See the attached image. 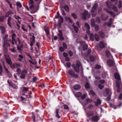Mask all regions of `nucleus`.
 <instances>
[{
    "label": "nucleus",
    "mask_w": 122,
    "mask_h": 122,
    "mask_svg": "<svg viewBox=\"0 0 122 122\" xmlns=\"http://www.w3.org/2000/svg\"><path fill=\"white\" fill-rule=\"evenodd\" d=\"M81 65V63L79 61L77 62L76 64H72L71 66L74 71L72 69L69 70L68 71V73L73 78H77L78 77V75L75 73V71L77 73H79V67Z\"/></svg>",
    "instance_id": "nucleus-1"
},
{
    "label": "nucleus",
    "mask_w": 122,
    "mask_h": 122,
    "mask_svg": "<svg viewBox=\"0 0 122 122\" xmlns=\"http://www.w3.org/2000/svg\"><path fill=\"white\" fill-rule=\"evenodd\" d=\"M8 35H6L3 37L4 43L3 45V50L4 57L5 58L6 62L8 63V49L7 47L8 43L7 41L8 40Z\"/></svg>",
    "instance_id": "nucleus-2"
},
{
    "label": "nucleus",
    "mask_w": 122,
    "mask_h": 122,
    "mask_svg": "<svg viewBox=\"0 0 122 122\" xmlns=\"http://www.w3.org/2000/svg\"><path fill=\"white\" fill-rule=\"evenodd\" d=\"M114 75L115 78L117 80L119 81L118 82H116V86L117 88V92H119L121 90V87L122 86V84L121 81H119L121 80L119 74L117 73H115Z\"/></svg>",
    "instance_id": "nucleus-3"
},
{
    "label": "nucleus",
    "mask_w": 122,
    "mask_h": 122,
    "mask_svg": "<svg viewBox=\"0 0 122 122\" xmlns=\"http://www.w3.org/2000/svg\"><path fill=\"white\" fill-rule=\"evenodd\" d=\"M8 64L10 65V67L13 69H15V68H17L18 67L20 66V63H15V64L13 63L12 64V61L8 55Z\"/></svg>",
    "instance_id": "nucleus-4"
},
{
    "label": "nucleus",
    "mask_w": 122,
    "mask_h": 122,
    "mask_svg": "<svg viewBox=\"0 0 122 122\" xmlns=\"http://www.w3.org/2000/svg\"><path fill=\"white\" fill-rule=\"evenodd\" d=\"M82 18L84 20H86V17L88 19L90 18L91 16V14L89 13L88 11L86 10L84 11V12L82 13Z\"/></svg>",
    "instance_id": "nucleus-5"
},
{
    "label": "nucleus",
    "mask_w": 122,
    "mask_h": 122,
    "mask_svg": "<svg viewBox=\"0 0 122 122\" xmlns=\"http://www.w3.org/2000/svg\"><path fill=\"white\" fill-rule=\"evenodd\" d=\"M107 6L110 9L113 10L114 11L117 12L118 11L117 8L115 5L111 4L110 3H107Z\"/></svg>",
    "instance_id": "nucleus-6"
},
{
    "label": "nucleus",
    "mask_w": 122,
    "mask_h": 122,
    "mask_svg": "<svg viewBox=\"0 0 122 122\" xmlns=\"http://www.w3.org/2000/svg\"><path fill=\"white\" fill-rule=\"evenodd\" d=\"M91 121L92 122H97L100 119V117L97 114L93 116L91 118Z\"/></svg>",
    "instance_id": "nucleus-7"
},
{
    "label": "nucleus",
    "mask_w": 122,
    "mask_h": 122,
    "mask_svg": "<svg viewBox=\"0 0 122 122\" xmlns=\"http://www.w3.org/2000/svg\"><path fill=\"white\" fill-rule=\"evenodd\" d=\"M107 63L109 67L113 66L115 64L114 61L111 59H108V60Z\"/></svg>",
    "instance_id": "nucleus-8"
},
{
    "label": "nucleus",
    "mask_w": 122,
    "mask_h": 122,
    "mask_svg": "<svg viewBox=\"0 0 122 122\" xmlns=\"http://www.w3.org/2000/svg\"><path fill=\"white\" fill-rule=\"evenodd\" d=\"M60 109H56L55 111V113L56 114V117L58 118H59L61 116V114H60V112H59Z\"/></svg>",
    "instance_id": "nucleus-9"
},
{
    "label": "nucleus",
    "mask_w": 122,
    "mask_h": 122,
    "mask_svg": "<svg viewBox=\"0 0 122 122\" xmlns=\"http://www.w3.org/2000/svg\"><path fill=\"white\" fill-rule=\"evenodd\" d=\"M60 19L59 20L58 22V25L59 27H60L61 25V24L63 22V19L62 16H60Z\"/></svg>",
    "instance_id": "nucleus-10"
},
{
    "label": "nucleus",
    "mask_w": 122,
    "mask_h": 122,
    "mask_svg": "<svg viewBox=\"0 0 122 122\" xmlns=\"http://www.w3.org/2000/svg\"><path fill=\"white\" fill-rule=\"evenodd\" d=\"M106 45V43H104L102 41H100L99 43V46L102 48H104Z\"/></svg>",
    "instance_id": "nucleus-11"
},
{
    "label": "nucleus",
    "mask_w": 122,
    "mask_h": 122,
    "mask_svg": "<svg viewBox=\"0 0 122 122\" xmlns=\"http://www.w3.org/2000/svg\"><path fill=\"white\" fill-rule=\"evenodd\" d=\"M98 7V4L97 3H95L93 6L92 9L91 10H92V11H96L97 10V8Z\"/></svg>",
    "instance_id": "nucleus-12"
},
{
    "label": "nucleus",
    "mask_w": 122,
    "mask_h": 122,
    "mask_svg": "<svg viewBox=\"0 0 122 122\" xmlns=\"http://www.w3.org/2000/svg\"><path fill=\"white\" fill-rule=\"evenodd\" d=\"M81 86L78 84H76L73 86V88L75 90L78 91L81 88Z\"/></svg>",
    "instance_id": "nucleus-13"
},
{
    "label": "nucleus",
    "mask_w": 122,
    "mask_h": 122,
    "mask_svg": "<svg viewBox=\"0 0 122 122\" xmlns=\"http://www.w3.org/2000/svg\"><path fill=\"white\" fill-rule=\"evenodd\" d=\"M94 103L95 104L96 106H97L98 105H100L101 104V101L98 98L97 101L94 102Z\"/></svg>",
    "instance_id": "nucleus-14"
},
{
    "label": "nucleus",
    "mask_w": 122,
    "mask_h": 122,
    "mask_svg": "<svg viewBox=\"0 0 122 122\" xmlns=\"http://www.w3.org/2000/svg\"><path fill=\"white\" fill-rule=\"evenodd\" d=\"M86 114L88 117H90L93 116L94 114V112L93 111L91 110L87 112Z\"/></svg>",
    "instance_id": "nucleus-15"
},
{
    "label": "nucleus",
    "mask_w": 122,
    "mask_h": 122,
    "mask_svg": "<svg viewBox=\"0 0 122 122\" xmlns=\"http://www.w3.org/2000/svg\"><path fill=\"white\" fill-rule=\"evenodd\" d=\"M72 26L73 28L74 29L75 32L76 33H77L79 30V28L76 26L74 25V23H73L72 25Z\"/></svg>",
    "instance_id": "nucleus-16"
},
{
    "label": "nucleus",
    "mask_w": 122,
    "mask_h": 122,
    "mask_svg": "<svg viewBox=\"0 0 122 122\" xmlns=\"http://www.w3.org/2000/svg\"><path fill=\"white\" fill-rule=\"evenodd\" d=\"M98 34L99 36L102 38H104L105 37V35L104 32L102 31H99Z\"/></svg>",
    "instance_id": "nucleus-17"
},
{
    "label": "nucleus",
    "mask_w": 122,
    "mask_h": 122,
    "mask_svg": "<svg viewBox=\"0 0 122 122\" xmlns=\"http://www.w3.org/2000/svg\"><path fill=\"white\" fill-rule=\"evenodd\" d=\"M58 35L59 36V39L61 41H62L64 39V38L62 36V33L58 34Z\"/></svg>",
    "instance_id": "nucleus-18"
},
{
    "label": "nucleus",
    "mask_w": 122,
    "mask_h": 122,
    "mask_svg": "<svg viewBox=\"0 0 122 122\" xmlns=\"http://www.w3.org/2000/svg\"><path fill=\"white\" fill-rule=\"evenodd\" d=\"M90 40L92 41H93L95 40V36L92 33H90Z\"/></svg>",
    "instance_id": "nucleus-19"
},
{
    "label": "nucleus",
    "mask_w": 122,
    "mask_h": 122,
    "mask_svg": "<svg viewBox=\"0 0 122 122\" xmlns=\"http://www.w3.org/2000/svg\"><path fill=\"white\" fill-rule=\"evenodd\" d=\"M91 12L92 14V17L93 18L95 17L97 14V11H92V10H91Z\"/></svg>",
    "instance_id": "nucleus-20"
},
{
    "label": "nucleus",
    "mask_w": 122,
    "mask_h": 122,
    "mask_svg": "<svg viewBox=\"0 0 122 122\" xmlns=\"http://www.w3.org/2000/svg\"><path fill=\"white\" fill-rule=\"evenodd\" d=\"M91 24L92 26L94 27L96 25L95 24V21L94 19H92L91 20Z\"/></svg>",
    "instance_id": "nucleus-21"
},
{
    "label": "nucleus",
    "mask_w": 122,
    "mask_h": 122,
    "mask_svg": "<svg viewBox=\"0 0 122 122\" xmlns=\"http://www.w3.org/2000/svg\"><path fill=\"white\" fill-rule=\"evenodd\" d=\"M106 11V12H107L108 13L111 14V15L113 17H115V15L114 13H113L112 11H109L108 10H107Z\"/></svg>",
    "instance_id": "nucleus-22"
},
{
    "label": "nucleus",
    "mask_w": 122,
    "mask_h": 122,
    "mask_svg": "<svg viewBox=\"0 0 122 122\" xmlns=\"http://www.w3.org/2000/svg\"><path fill=\"white\" fill-rule=\"evenodd\" d=\"M64 9L66 11L68 12H69V11L70 9L68 5H65L63 7Z\"/></svg>",
    "instance_id": "nucleus-23"
},
{
    "label": "nucleus",
    "mask_w": 122,
    "mask_h": 122,
    "mask_svg": "<svg viewBox=\"0 0 122 122\" xmlns=\"http://www.w3.org/2000/svg\"><path fill=\"white\" fill-rule=\"evenodd\" d=\"M106 53L107 57L109 58L110 56H111L110 51L108 50H107L106 52Z\"/></svg>",
    "instance_id": "nucleus-24"
},
{
    "label": "nucleus",
    "mask_w": 122,
    "mask_h": 122,
    "mask_svg": "<svg viewBox=\"0 0 122 122\" xmlns=\"http://www.w3.org/2000/svg\"><path fill=\"white\" fill-rule=\"evenodd\" d=\"M47 36H48L50 35L49 30L48 28H46L44 29Z\"/></svg>",
    "instance_id": "nucleus-25"
},
{
    "label": "nucleus",
    "mask_w": 122,
    "mask_h": 122,
    "mask_svg": "<svg viewBox=\"0 0 122 122\" xmlns=\"http://www.w3.org/2000/svg\"><path fill=\"white\" fill-rule=\"evenodd\" d=\"M87 48L88 46L87 44H85L83 45L82 46V48L83 50L84 51L86 50L87 49Z\"/></svg>",
    "instance_id": "nucleus-26"
},
{
    "label": "nucleus",
    "mask_w": 122,
    "mask_h": 122,
    "mask_svg": "<svg viewBox=\"0 0 122 122\" xmlns=\"http://www.w3.org/2000/svg\"><path fill=\"white\" fill-rule=\"evenodd\" d=\"M94 36L96 40L97 41H99V38L98 35L97 34L95 33L94 35Z\"/></svg>",
    "instance_id": "nucleus-27"
},
{
    "label": "nucleus",
    "mask_w": 122,
    "mask_h": 122,
    "mask_svg": "<svg viewBox=\"0 0 122 122\" xmlns=\"http://www.w3.org/2000/svg\"><path fill=\"white\" fill-rule=\"evenodd\" d=\"M22 90L23 92H27L28 91V88L27 87L24 86L22 88Z\"/></svg>",
    "instance_id": "nucleus-28"
},
{
    "label": "nucleus",
    "mask_w": 122,
    "mask_h": 122,
    "mask_svg": "<svg viewBox=\"0 0 122 122\" xmlns=\"http://www.w3.org/2000/svg\"><path fill=\"white\" fill-rule=\"evenodd\" d=\"M107 75V73L105 72H103L102 74V78H104L106 77Z\"/></svg>",
    "instance_id": "nucleus-29"
},
{
    "label": "nucleus",
    "mask_w": 122,
    "mask_h": 122,
    "mask_svg": "<svg viewBox=\"0 0 122 122\" xmlns=\"http://www.w3.org/2000/svg\"><path fill=\"white\" fill-rule=\"evenodd\" d=\"M89 59L92 62H93L94 61L95 59V58L94 56H90Z\"/></svg>",
    "instance_id": "nucleus-30"
},
{
    "label": "nucleus",
    "mask_w": 122,
    "mask_h": 122,
    "mask_svg": "<svg viewBox=\"0 0 122 122\" xmlns=\"http://www.w3.org/2000/svg\"><path fill=\"white\" fill-rule=\"evenodd\" d=\"M96 20L97 23H100L101 21V20L100 17H97L96 18Z\"/></svg>",
    "instance_id": "nucleus-31"
},
{
    "label": "nucleus",
    "mask_w": 122,
    "mask_h": 122,
    "mask_svg": "<svg viewBox=\"0 0 122 122\" xmlns=\"http://www.w3.org/2000/svg\"><path fill=\"white\" fill-rule=\"evenodd\" d=\"M94 27L96 31H98L99 30L100 28L98 25L96 24Z\"/></svg>",
    "instance_id": "nucleus-32"
},
{
    "label": "nucleus",
    "mask_w": 122,
    "mask_h": 122,
    "mask_svg": "<svg viewBox=\"0 0 122 122\" xmlns=\"http://www.w3.org/2000/svg\"><path fill=\"white\" fill-rule=\"evenodd\" d=\"M32 118L33 119V122H35V115L33 112H32Z\"/></svg>",
    "instance_id": "nucleus-33"
},
{
    "label": "nucleus",
    "mask_w": 122,
    "mask_h": 122,
    "mask_svg": "<svg viewBox=\"0 0 122 122\" xmlns=\"http://www.w3.org/2000/svg\"><path fill=\"white\" fill-rule=\"evenodd\" d=\"M107 95H110L111 91L108 89L106 88L105 89Z\"/></svg>",
    "instance_id": "nucleus-34"
},
{
    "label": "nucleus",
    "mask_w": 122,
    "mask_h": 122,
    "mask_svg": "<svg viewBox=\"0 0 122 122\" xmlns=\"http://www.w3.org/2000/svg\"><path fill=\"white\" fill-rule=\"evenodd\" d=\"M0 29L1 30V32L2 33H4L5 31V30L4 27L1 26H0Z\"/></svg>",
    "instance_id": "nucleus-35"
},
{
    "label": "nucleus",
    "mask_w": 122,
    "mask_h": 122,
    "mask_svg": "<svg viewBox=\"0 0 122 122\" xmlns=\"http://www.w3.org/2000/svg\"><path fill=\"white\" fill-rule=\"evenodd\" d=\"M71 15L72 16L74 19H76L77 18V15L75 13H72L71 14Z\"/></svg>",
    "instance_id": "nucleus-36"
},
{
    "label": "nucleus",
    "mask_w": 122,
    "mask_h": 122,
    "mask_svg": "<svg viewBox=\"0 0 122 122\" xmlns=\"http://www.w3.org/2000/svg\"><path fill=\"white\" fill-rule=\"evenodd\" d=\"M8 84L11 87L14 84V83H13L11 81H9L8 80Z\"/></svg>",
    "instance_id": "nucleus-37"
},
{
    "label": "nucleus",
    "mask_w": 122,
    "mask_h": 122,
    "mask_svg": "<svg viewBox=\"0 0 122 122\" xmlns=\"http://www.w3.org/2000/svg\"><path fill=\"white\" fill-rule=\"evenodd\" d=\"M16 5L17 6L19 7L20 8L22 7L21 4L19 2H18L16 3Z\"/></svg>",
    "instance_id": "nucleus-38"
},
{
    "label": "nucleus",
    "mask_w": 122,
    "mask_h": 122,
    "mask_svg": "<svg viewBox=\"0 0 122 122\" xmlns=\"http://www.w3.org/2000/svg\"><path fill=\"white\" fill-rule=\"evenodd\" d=\"M60 15L59 11H58L57 12V15H56L55 18L56 19H58L59 18H60Z\"/></svg>",
    "instance_id": "nucleus-39"
},
{
    "label": "nucleus",
    "mask_w": 122,
    "mask_h": 122,
    "mask_svg": "<svg viewBox=\"0 0 122 122\" xmlns=\"http://www.w3.org/2000/svg\"><path fill=\"white\" fill-rule=\"evenodd\" d=\"M85 27L87 28V30H89L90 28V26L89 24L87 23H86L85 24Z\"/></svg>",
    "instance_id": "nucleus-40"
},
{
    "label": "nucleus",
    "mask_w": 122,
    "mask_h": 122,
    "mask_svg": "<svg viewBox=\"0 0 122 122\" xmlns=\"http://www.w3.org/2000/svg\"><path fill=\"white\" fill-rule=\"evenodd\" d=\"M81 93L80 92H77L76 94V96L77 97H80L81 96Z\"/></svg>",
    "instance_id": "nucleus-41"
},
{
    "label": "nucleus",
    "mask_w": 122,
    "mask_h": 122,
    "mask_svg": "<svg viewBox=\"0 0 122 122\" xmlns=\"http://www.w3.org/2000/svg\"><path fill=\"white\" fill-rule=\"evenodd\" d=\"M21 74L20 76V77L21 79H24L25 78V74Z\"/></svg>",
    "instance_id": "nucleus-42"
},
{
    "label": "nucleus",
    "mask_w": 122,
    "mask_h": 122,
    "mask_svg": "<svg viewBox=\"0 0 122 122\" xmlns=\"http://www.w3.org/2000/svg\"><path fill=\"white\" fill-rule=\"evenodd\" d=\"M118 7L119 9H120L122 7V3L121 0L119 1Z\"/></svg>",
    "instance_id": "nucleus-43"
},
{
    "label": "nucleus",
    "mask_w": 122,
    "mask_h": 122,
    "mask_svg": "<svg viewBox=\"0 0 122 122\" xmlns=\"http://www.w3.org/2000/svg\"><path fill=\"white\" fill-rule=\"evenodd\" d=\"M85 87L86 89L89 88V84L87 82H86L85 84Z\"/></svg>",
    "instance_id": "nucleus-44"
},
{
    "label": "nucleus",
    "mask_w": 122,
    "mask_h": 122,
    "mask_svg": "<svg viewBox=\"0 0 122 122\" xmlns=\"http://www.w3.org/2000/svg\"><path fill=\"white\" fill-rule=\"evenodd\" d=\"M90 94H91L93 96H95L96 95L95 92L92 90H91L90 92Z\"/></svg>",
    "instance_id": "nucleus-45"
},
{
    "label": "nucleus",
    "mask_w": 122,
    "mask_h": 122,
    "mask_svg": "<svg viewBox=\"0 0 122 122\" xmlns=\"http://www.w3.org/2000/svg\"><path fill=\"white\" fill-rule=\"evenodd\" d=\"M30 39H31V41H32L34 43L35 41V37L34 35V34L32 36V38H31Z\"/></svg>",
    "instance_id": "nucleus-46"
},
{
    "label": "nucleus",
    "mask_w": 122,
    "mask_h": 122,
    "mask_svg": "<svg viewBox=\"0 0 122 122\" xmlns=\"http://www.w3.org/2000/svg\"><path fill=\"white\" fill-rule=\"evenodd\" d=\"M64 49H65L62 46H61L59 47V50L61 52H63L64 51Z\"/></svg>",
    "instance_id": "nucleus-47"
},
{
    "label": "nucleus",
    "mask_w": 122,
    "mask_h": 122,
    "mask_svg": "<svg viewBox=\"0 0 122 122\" xmlns=\"http://www.w3.org/2000/svg\"><path fill=\"white\" fill-rule=\"evenodd\" d=\"M101 68V66L97 64L96 65L95 68L97 69H100Z\"/></svg>",
    "instance_id": "nucleus-48"
},
{
    "label": "nucleus",
    "mask_w": 122,
    "mask_h": 122,
    "mask_svg": "<svg viewBox=\"0 0 122 122\" xmlns=\"http://www.w3.org/2000/svg\"><path fill=\"white\" fill-rule=\"evenodd\" d=\"M4 116L3 119H7L8 118L7 115V113L5 112L4 113Z\"/></svg>",
    "instance_id": "nucleus-49"
},
{
    "label": "nucleus",
    "mask_w": 122,
    "mask_h": 122,
    "mask_svg": "<svg viewBox=\"0 0 122 122\" xmlns=\"http://www.w3.org/2000/svg\"><path fill=\"white\" fill-rule=\"evenodd\" d=\"M91 52V49H88V51H87V53H86L87 54V56L89 55Z\"/></svg>",
    "instance_id": "nucleus-50"
},
{
    "label": "nucleus",
    "mask_w": 122,
    "mask_h": 122,
    "mask_svg": "<svg viewBox=\"0 0 122 122\" xmlns=\"http://www.w3.org/2000/svg\"><path fill=\"white\" fill-rule=\"evenodd\" d=\"M86 101L88 102H92L93 100L89 98H87L86 99Z\"/></svg>",
    "instance_id": "nucleus-51"
},
{
    "label": "nucleus",
    "mask_w": 122,
    "mask_h": 122,
    "mask_svg": "<svg viewBox=\"0 0 122 122\" xmlns=\"http://www.w3.org/2000/svg\"><path fill=\"white\" fill-rule=\"evenodd\" d=\"M63 46L64 47V48L65 49H66L67 48V45L66 44V43L63 42Z\"/></svg>",
    "instance_id": "nucleus-52"
},
{
    "label": "nucleus",
    "mask_w": 122,
    "mask_h": 122,
    "mask_svg": "<svg viewBox=\"0 0 122 122\" xmlns=\"http://www.w3.org/2000/svg\"><path fill=\"white\" fill-rule=\"evenodd\" d=\"M98 87L101 89H102L104 88V86L103 85L99 84H98Z\"/></svg>",
    "instance_id": "nucleus-53"
},
{
    "label": "nucleus",
    "mask_w": 122,
    "mask_h": 122,
    "mask_svg": "<svg viewBox=\"0 0 122 122\" xmlns=\"http://www.w3.org/2000/svg\"><path fill=\"white\" fill-rule=\"evenodd\" d=\"M111 98V96L110 95H109L107 97V98L106 99V100L107 101H109Z\"/></svg>",
    "instance_id": "nucleus-54"
},
{
    "label": "nucleus",
    "mask_w": 122,
    "mask_h": 122,
    "mask_svg": "<svg viewBox=\"0 0 122 122\" xmlns=\"http://www.w3.org/2000/svg\"><path fill=\"white\" fill-rule=\"evenodd\" d=\"M86 94H84L82 95H81V98L82 100H84L86 98Z\"/></svg>",
    "instance_id": "nucleus-55"
},
{
    "label": "nucleus",
    "mask_w": 122,
    "mask_h": 122,
    "mask_svg": "<svg viewBox=\"0 0 122 122\" xmlns=\"http://www.w3.org/2000/svg\"><path fill=\"white\" fill-rule=\"evenodd\" d=\"M28 72L27 71L25 70H24L22 71L21 72L20 74H27Z\"/></svg>",
    "instance_id": "nucleus-56"
},
{
    "label": "nucleus",
    "mask_w": 122,
    "mask_h": 122,
    "mask_svg": "<svg viewBox=\"0 0 122 122\" xmlns=\"http://www.w3.org/2000/svg\"><path fill=\"white\" fill-rule=\"evenodd\" d=\"M11 87H12L14 89H17V86L15 85L14 84L13 85V86H11Z\"/></svg>",
    "instance_id": "nucleus-57"
},
{
    "label": "nucleus",
    "mask_w": 122,
    "mask_h": 122,
    "mask_svg": "<svg viewBox=\"0 0 122 122\" xmlns=\"http://www.w3.org/2000/svg\"><path fill=\"white\" fill-rule=\"evenodd\" d=\"M63 56L65 57L68 56V54L65 52H64L63 53Z\"/></svg>",
    "instance_id": "nucleus-58"
},
{
    "label": "nucleus",
    "mask_w": 122,
    "mask_h": 122,
    "mask_svg": "<svg viewBox=\"0 0 122 122\" xmlns=\"http://www.w3.org/2000/svg\"><path fill=\"white\" fill-rule=\"evenodd\" d=\"M10 50L12 52H15L16 51L14 48H12L10 49Z\"/></svg>",
    "instance_id": "nucleus-59"
},
{
    "label": "nucleus",
    "mask_w": 122,
    "mask_h": 122,
    "mask_svg": "<svg viewBox=\"0 0 122 122\" xmlns=\"http://www.w3.org/2000/svg\"><path fill=\"white\" fill-rule=\"evenodd\" d=\"M34 2L33 0H29V4L30 5H32L34 4Z\"/></svg>",
    "instance_id": "nucleus-60"
},
{
    "label": "nucleus",
    "mask_w": 122,
    "mask_h": 122,
    "mask_svg": "<svg viewBox=\"0 0 122 122\" xmlns=\"http://www.w3.org/2000/svg\"><path fill=\"white\" fill-rule=\"evenodd\" d=\"M61 12L62 13V14L64 15H66V14L65 12L64 11V10H61Z\"/></svg>",
    "instance_id": "nucleus-61"
},
{
    "label": "nucleus",
    "mask_w": 122,
    "mask_h": 122,
    "mask_svg": "<svg viewBox=\"0 0 122 122\" xmlns=\"http://www.w3.org/2000/svg\"><path fill=\"white\" fill-rule=\"evenodd\" d=\"M68 53L70 56H71L73 55V53L71 51H69Z\"/></svg>",
    "instance_id": "nucleus-62"
},
{
    "label": "nucleus",
    "mask_w": 122,
    "mask_h": 122,
    "mask_svg": "<svg viewBox=\"0 0 122 122\" xmlns=\"http://www.w3.org/2000/svg\"><path fill=\"white\" fill-rule=\"evenodd\" d=\"M67 20L69 21L70 22L72 23L73 22V20H72L70 17H68L67 18Z\"/></svg>",
    "instance_id": "nucleus-63"
},
{
    "label": "nucleus",
    "mask_w": 122,
    "mask_h": 122,
    "mask_svg": "<svg viewBox=\"0 0 122 122\" xmlns=\"http://www.w3.org/2000/svg\"><path fill=\"white\" fill-rule=\"evenodd\" d=\"M64 108L65 109H67L68 108V107L67 105L65 104L64 106Z\"/></svg>",
    "instance_id": "nucleus-64"
}]
</instances>
